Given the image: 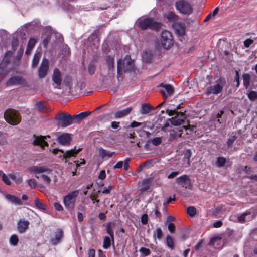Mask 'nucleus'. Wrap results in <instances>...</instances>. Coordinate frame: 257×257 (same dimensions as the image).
I'll return each mask as SVG.
<instances>
[{"mask_svg":"<svg viewBox=\"0 0 257 257\" xmlns=\"http://www.w3.org/2000/svg\"><path fill=\"white\" fill-rule=\"evenodd\" d=\"M52 80L55 88H59L62 83V75L58 68H55L52 76Z\"/></svg>","mask_w":257,"mask_h":257,"instance_id":"nucleus-11","label":"nucleus"},{"mask_svg":"<svg viewBox=\"0 0 257 257\" xmlns=\"http://www.w3.org/2000/svg\"><path fill=\"white\" fill-rule=\"evenodd\" d=\"M224 114V111L221 110L219 113H217L215 118L214 119V121L217 122L218 124L221 123V121L220 118L221 117L222 115Z\"/></svg>","mask_w":257,"mask_h":257,"instance_id":"nucleus-52","label":"nucleus"},{"mask_svg":"<svg viewBox=\"0 0 257 257\" xmlns=\"http://www.w3.org/2000/svg\"><path fill=\"white\" fill-rule=\"evenodd\" d=\"M166 244L171 250L174 249V240L170 235H167L166 237Z\"/></svg>","mask_w":257,"mask_h":257,"instance_id":"nucleus-31","label":"nucleus"},{"mask_svg":"<svg viewBox=\"0 0 257 257\" xmlns=\"http://www.w3.org/2000/svg\"><path fill=\"white\" fill-rule=\"evenodd\" d=\"M70 135L68 133H63L58 138L59 143L64 145H69L70 143Z\"/></svg>","mask_w":257,"mask_h":257,"instance_id":"nucleus-21","label":"nucleus"},{"mask_svg":"<svg viewBox=\"0 0 257 257\" xmlns=\"http://www.w3.org/2000/svg\"><path fill=\"white\" fill-rule=\"evenodd\" d=\"M179 114H180V118H178L179 116L176 115L168 119V121H170L171 124L175 126H178L183 123L184 122V119L185 118V114L181 112H180Z\"/></svg>","mask_w":257,"mask_h":257,"instance_id":"nucleus-17","label":"nucleus"},{"mask_svg":"<svg viewBox=\"0 0 257 257\" xmlns=\"http://www.w3.org/2000/svg\"><path fill=\"white\" fill-rule=\"evenodd\" d=\"M237 136L236 135H233L231 136L227 140V143L228 145V147L229 148L232 145L233 142L237 139Z\"/></svg>","mask_w":257,"mask_h":257,"instance_id":"nucleus-51","label":"nucleus"},{"mask_svg":"<svg viewBox=\"0 0 257 257\" xmlns=\"http://www.w3.org/2000/svg\"><path fill=\"white\" fill-rule=\"evenodd\" d=\"M187 212L189 216H194L196 214V209L194 207L190 206L187 208Z\"/></svg>","mask_w":257,"mask_h":257,"instance_id":"nucleus-45","label":"nucleus"},{"mask_svg":"<svg viewBox=\"0 0 257 257\" xmlns=\"http://www.w3.org/2000/svg\"><path fill=\"white\" fill-rule=\"evenodd\" d=\"M98 153L99 156L102 159H106L107 158H112L117 154V153L116 152H111L108 150H105L102 147H100L98 149Z\"/></svg>","mask_w":257,"mask_h":257,"instance_id":"nucleus-15","label":"nucleus"},{"mask_svg":"<svg viewBox=\"0 0 257 257\" xmlns=\"http://www.w3.org/2000/svg\"><path fill=\"white\" fill-rule=\"evenodd\" d=\"M167 18L169 21H176L178 19V17L174 13L170 12L167 15Z\"/></svg>","mask_w":257,"mask_h":257,"instance_id":"nucleus-36","label":"nucleus"},{"mask_svg":"<svg viewBox=\"0 0 257 257\" xmlns=\"http://www.w3.org/2000/svg\"><path fill=\"white\" fill-rule=\"evenodd\" d=\"M161 42L163 47L165 49H169L172 46L173 44L172 36L169 31L165 30L162 32Z\"/></svg>","mask_w":257,"mask_h":257,"instance_id":"nucleus-8","label":"nucleus"},{"mask_svg":"<svg viewBox=\"0 0 257 257\" xmlns=\"http://www.w3.org/2000/svg\"><path fill=\"white\" fill-rule=\"evenodd\" d=\"M253 42V40L251 39H247L244 41V45L246 48H248Z\"/></svg>","mask_w":257,"mask_h":257,"instance_id":"nucleus-62","label":"nucleus"},{"mask_svg":"<svg viewBox=\"0 0 257 257\" xmlns=\"http://www.w3.org/2000/svg\"><path fill=\"white\" fill-rule=\"evenodd\" d=\"M32 171L36 173L35 177L38 179L41 178L47 184H49L51 181V177L53 176L51 169L44 166H33Z\"/></svg>","mask_w":257,"mask_h":257,"instance_id":"nucleus-2","label":"nucleus"},{"mask_svg":"<svg viewBox=\"0 0 257 257\" xmlns=\"http://www.w3.org/2000/svg\"><path fill=\"white\" fill-rule=\"evenodd\" d=\"M252 218V215L250 212H245L242 214L240 216H238L237 220L238 222L242 223L246 221H248L251 220Z\"/></svg>","mask_w":257,"mask_h":257,"instance_id":"nucleus-22","label":"nucleus"},{"mask_svg":"<svg viewBox=\"0 0 257 257\" xmlns=\"http://www.w3.org/2000/svg\"><path fill=\"white\" fill-rule=\"evenodd\" d=\"M112 188H113V186L112 185H109L108 187H105L103 189L102 192L103 194H108L110 193V191L112 189Z\"/></svg>","mask_w":257,"mask_h":257,"instance_id":"nucleus-59","label":"nucleus"},{"mask_svg":"<svg viewBox=\"0 0 257 257\" xmlns=\"http://www.w3.org/2000/svg\"><path fill=\"white\" fill-rule=\"evenodd\" d=\"M134 67V60L129 55H126L124 59L118 60L117 63V79L119 80L123 72H131Z\"/></svg>","mask_w":257,"mask_h":257,"instance_id":"nucleus-1","label":"nucleus"},{"mask_svg":"<svg viewBox=\"0 0 257 257\" xmlns=\"http://www.w3.org/2000/svg\"><path fill=\"white\" fill-rule=\"evenodd\" d=\"M137 22L142 30L150 29L158 31L161 27L160 24L150 18L139 19Z\"/></svg>","mask_w":257,"mask_h":257,"instance_id":"nucleus-3","label":"nucleus"},{"mask_svg":"<svg viewBox=\"0 0 257 257\" xmlns=\"http://www.w3.org/2000/svg\"><path fill=\"white\" fill-rule=\"evenodd\" d=\"M177 184H181L182 187L187 188L190 184V180L187 175H183L177 178L176 180Z\"/></svg>","mask_w":257,"mask_h":257,"instance_id":"nucleus-19","label":"nucleus"},{"mask_svg":"<svg viewBox=\"0 0 257 257\" xmlns=\"http://www.w3.org/2000/svg\"><path fill=\"white\" fill-rule=\"evenodd\" d=\"M34 204L37 208L40 210H45L46 209V206L42 203L40 202L38 199H35Z\"/></svg>","mask_w":257,"mask_h":257,"instance_id":"nucleus-37","label":"nucleus"},{"mask_svg":"<svg viewBox=\"0 0 257 257\" xmlns=\"http://www.w3.org/2000/svg\"><path fill=\"white\" fill-rule=\"evenodd\" d=\"M154 235L158 239H161L163 237V233L161 229L160 228H157L154 232Z\"/></svg>","mask_w":257,"mask_h":257,"instance_id":"nucleus-49","label":"nucleus"},{"mask_svg":"<svg viewBox=\"0 0 257 257\" xmlns=\"http://www.w3.org/2000/svg\"><path fill=\"white\" fill-rule=\"evenodd\" d=\"M5 197L8 201L15 205H21L23 204V202L20 198L17 197L16 196L11 195L10 194H7L5 196Z\"/></svg>","mask_w":257,"mask_h":257,"instance_id":"nucleus-24","label":"nucleus"},{"mask_svg":"<svg viewBox=\"0 0 257 257\" xmlns=\"http://www.w3.org/2000/svg\"><path fill=\"white\" fill-rule=\"evenodd\" d=\"M166 112L167 113H168V114L169 116H173L174 115H175V116L177 115V116H179V115L180 113V112L176 111L175 109H166Z\"/></svg>","mask_w":257,"mask_h":257,"instance_id":"nucleus-48","label":"nucleus"},{"mask_svg":"<svg viewBox=\"0 0 257 257\" xmlns=\"http://www.w3.org/2000/svg\"><path fill=\"white\" fill-rule=\"evenodd\" d=\"M218 11H219V9L218 8H215L213 10L212 13H210L209 14H208L207 16V17H206V18L204 20V21L207 22V21H209L211 18L212 17L215 16L216 15V14L218 12Z\"/></svg>","mask_w":257,"mask_h":257,"instance_id":"nucleus-46","label":"nucleus"},{"mask_svg":"<svg viewBox=\"0 0 257 257\" xmlns=\"http://www.w3.org/2000/svg\"><path fill=\"white\" fill-rule=\"evenodd\" d=\"M71 119L72 124L73 123H79L83 120L80 113L71 116Z\"/></svg>","mask_w":257,"mask_h":257,"instance_id":"nucleus-39","label":"nucleus"},{"mask_svg":"<svg viewBox=\"0 0 257 257\" xmlns=\"http://www.w3.org/2000/svg\"><path fill=\"white\" fill-rule=\"evenodd\" d=\"M141 222L143 224H145L148 222V215L146 214H144L141 217Z\"/></svg>","mask_w":257,"mask_h":257,"instance_id":"nucleus-64","label":"nucleus"},{"mask_svg":"<svg viewBox=\"0 0 257 257\" xmlns=\"http://www.w3.org/2000/svg\"><path fill=\"white\" fill-rule=\"evenodd\" d=\"M175 218L173 216L170 215L167 216L166 219L165 225H174L171 222L175 221Z\"/></svg>","mask_w":257,"mask_h":257,"instance_id":"nucleus-56","label":"nucleus"},{"mask_svg":"<svg viewBox=\"0 0 257 257\" xmlns=\"http://www.w3.org/2000/svg\"><path fill=\"white\" fill-rule=\"evenodd\" d=\"M112 241L110 237L105 236L104 238L103 247L104 249H108L111 246V242Z\"/></svg>","mask_w":257,"mask_h":257,"instance_id":"nucleus-33","label":"nucleus"},{"mask_svg":"<svg viewBox=\"0 0 257 257\" xmlns=\"http://www.w3.org/2000/svg\"><path fill=\"white\" fill-rule=\"evenodd\" d=\"M106 231L108 234L109 235L112 242L114 241V237L113 234V230L112 228V226H107Z\"/></svg>","mask_w":257,"mask_h":257,"instance_id":"nucleus-43","label":"nucleus"},{"mask_svg":"<svg viewBox=\"0 0 257 257\" xmlns=\"http://www.w3.org/2000/svg\"><path fill=\"white\" fill-rule=\"evenodd\" d=\"M33 143L34 144L36 145H40L43 147L44 146H48V143L45 141V137L43 136H37L36 135H34Z\"/></svg>","mask_w":257,"mask_h":257,"instance_id":"nucleus-18","label":"nucleus"},{"mask_svg":"<svg viewBox=\"0 0 257 257\" xmlns=\"http://www.w3.org/2000/svg\"><path fill=\"white\" fill-rule=\"evenodd\" d=\"M175 6L181 13L189 15L193 11L191 5L185 0H179L176 2Z\"/></svg>","mask_w":257,"mask_h":257,"instance_id":"nucleus-7","label":"nucleus"},{"mask_svg":"<svg viewBox=\"0 0 257 257\" xmlns=\"http://www.w3.org/2000/svg\"><path fill=\"white\" fill-rule=\"evenodd\" d=\"M29 226H18V230L19 233H23L28 229Z\"/></svg>","mask_w":257,"mask_h":257,"instance_id":"nucleus-60","label":"nucleus"},{"mask_svg":"<svg viewBox=\"0 0 257 257\" xmlns=\"http://www.w3.org/2000/svg\"><path fill=\"white\" fill-rule=\"evenodd\" d=\"M63 237V230L61 229H57L54 232L53 236L51 237L50 241L53 245H56L60 242Z\"/></svg>","mask_w":257,"mask_h":257,"instance_id":"nucleus-13","label":"nucleus"},{"mask_svg":"<svg viewBox=\"0 0 257 257\" xmlns=\"http://www.w3.org/2000/svg\"><path fill=\"white\" fill-rule=\"evenodd\" d=\"M18 241V237L17 235L15 234L12 235L10 238V243L13 246H16L17 244Z\"/></svg>","mask_w":257,"mask_h":257,"instance_id":"nucleus-42","label":"nucleus"},{"mask_svg":"<svg viewBox=\"0 0 257 257\" xmlns=\"http://www.w3.org/2000/svg\"><path fill=\"white\" fill-rule=\"evenodd\" d=\"M152 109V107L150 104L147 103L142 104L140 112L142 114H146L149 113Z\"/></svg>","mask_w":257,"mask_h":257,"instance_id":"nucleus-29","label":"nucleus"},{"mask_svg":"<svg viewBox=\"0 0 257 257\" xmlns=\"http://www.w3.org/2000/svg\"><path fill=\"white\" fill-rule=\"evenodd\" d=\"M220 83H217L216 85L210 86L207 88L206 93L207 94H218L220 93L223 89V85L221 83V80L220 79Z\"/></svg>","mask_w":257,"mask_h":257,"instance_id":"nucleus-14","label":"nucleus"},{"mask_svg":"<svg viewBox=\"0 0 257 257\" xmlns=\"http://www.w3.org/2000/svg\"><path fill=\"white\" fill-rule=\"evenodd\" d=\"M55 119L59 127H66L72 124L71 116L68 113L58 114L55 116Z\"/></svg>","mask_w":257,"mask_h":257,"instance_id":"nucleus-6","label":"nucleus"},{"mask_svg":"<svg viewBox=\"0 0 257 257\" xmlns=\"http://www.w3.org/2000/svg\"><path fill=\"white\" fill-rule=\"evenodd\" d=\"M160 86L164 88L168 94L169 95L172 94L173 92V89L171 85L162 83L160 84Z\"/></svg>","mask_w":257,"mask_h":257,"instance_id":"nucleus-35","label":"nucleus"},{"mask_svg":"<svg viewBox=\"0 0 257 257\" xmlns=\"http://www.w3.org/2000/svg\"><path fill=\"white\" fill-rule=\"evenodd\" d=\"M27 83L25 80L21 76H14L9 79L7 82V86L12 85H26Z\"/></svg>","mask_w":257,"mask_h":257,"instance_id":"nucleus-12","label":"nucleus"},{"mask_svg":"<svg viewBox=\"0 0 257 257\" xmlns=\"http://www.w3.org/2000/svg\"><path fill=\"white\" fill-rule=\"evenodd\" d=\"M152 162L151 160H148L145 162H144L143 164H141L138 168L137 171L140 172L143 168H144L146 165H147L148 164H150Z\"/></svg>","mask_w":257,"mask_h":257,"instance_id":"nucleus-57","label":"nucleus"},{"mask_svg":"<svg viewBox=\"0 0 257 257\" xmlns=\"http://www.w3.org/2000/svg\"><path fill=\"white\" fill-rule=\"evenodd\" d=\"M49 69V62L46 58H43L38 70V75L39 78L45 77Z\"/></svg>","mask_w":257,"mask_h":257,"instance_id":"nucleus-9","label":"nucleus"},{"mask_svg":"<svg viewBox=\"0 0 257 257\" xmlns=\"http://www.w3.org/2000/svg\"><path fill=\"white\" fill-rule=\"evenodd\" d=\"M51 35L52 34L51 32H49L48 34H46V37L44 38L43 40V45L44 48L47 47V45L51 39Z\"/></svg>","mask_w":257,"mask_h":257,"instance_id":"nucleus-40","label":"nucleus"},{"mask_svg":"<svg viewBox=\"0 0 257 257\" xmlns=\"http://www.w3.org/2000/svg\"><path fill=\"white\" fill-rule=\"evenodd\" d=\"M36 107L40 112H42L45 110V107L41 101H38L36 103Z\"/></svg>","mask_w":257,"mask_h":257,"instance_id":"nucleus-55","label":"nucleus"},{"mask_svg":"<svg viewBox=\"0 0 257 257\" xmlns=\"http://www.w3.org/2000/svg\"><path fill=\"white\" fill-rule=\"evenodd\" d=\"M220 240L221 238L220 237H214L210 239V240L208 243V245L210 246H213L215 244V242L219 241Z\"/></svg>","mask_w":257,"mask_h":257,"instance_id":"nucleus-54","label":"nucleus"},{"mask_svg":"<svg viewBox=\"0 0 257 257\" xmlns=\"http://www.w3.org/2000/svg\"><path fill=\"white\" fill-rule=\"evenodd\" d=\"M87 70L90 75L92 76L95 74L96 70V62L94 60H93L88 64Z\"/></svg>","mask_w":257,"mask_h":257,"instance_id":"nucleus-26","label":"nucleus"},{"mask_svg":"<svg viewBox=\"0 0 257 257\" xmlns=\"http://www.w3.org/2000/svg\"><path fill=\"white\" fill-rule=\"evenodd\" d=\"M28 183L31 188H35L37 185L36 181L35 179H29L27 180Z\"/></svg>","mask_w":257,"mask_h":257,"instance_id":"nucleus-58","label":"nucleus"},{"mask_svg":"<svg viewBox=\"0 0 257 257\" xmlns=\"http://www.w3.org/2000/svg\"><path fill=\"white\" fill-rule=\"evenodd\" d=\"M226 162V159L223 157H219L217 158L216 164L218 167H222L224 166Z\"/></svg>","mask_w":257,"mask_h":257,"instance_id":"nucleus-32","label":"nucleus"},{"mask_svg":"<svg viewBox=\"0 0 257 257\" xmlns=\"http://www.w3.org/2000/svg\"><path fill=\"white\" fill-rule=\"evenodd\" d=\"M105 64L107 68V77L113 78L114 77V58L111 56L105 58Z\"/></svg>","mask_w":257,"mask_h":257,"instance_id":"nucleus-10","label":"nucleus"},{"mask_svg":"<svg viewBox=\"0 0 257 257\" xmlns=\"http://www.w3.org/2000/svg\"><path fill=\"white\" fill-rule=\"evenodd\" d=\"M4 117L9 124L13 125L18 124L21 120L20 113L14 109H7L4 114Z\"/></svg>","mask_w":257,"mask_h":257,"instance_id":"nucleus-4","label":"nucleus"},{"mask_svg":"<svg viewBox=\"0 0 257 257\" xmlns=\"http://www.w3.org/2000/svg\"><path fill=\"white\" fill-rule=\"evenodd\" d=\"M36 43V39L35 38H31L30 39L29 43L27 45L25 54L27 55H29L31 53V50L34 47Z\"/></svg>","mask_w":257,"mask_h":257,"instance_id":"nucleus-28","label":"nucleus"},{"mask_svg":"<svg viewBox=\"0 0 257 257\" xmlns=\"http://www.w3.org/2000/svg\"><path fill=\"white\" fill-rule=\"evenodd\" d=\"M2 180L6 184H7V185L11 184L10 180L9 179V177L8 176H7L6 174L3 175Z\"/></svg>","mask_w":257,"mask_h":257,"instance_id":"nucleus-63","label":"nucleus"},{"mask_svg":"<svg viewBox=\"0 0 257 257\" xmlns=\"http://www.w3.org/2000/svg\"><path fill=\"white\" fill-rule=\"evenodd\" d=\"M234 81L236 82V87H239L240 85L239 82V72L238 70L235 71V76L234 77Z\"/></svg>","mask_w":257,"mask_h":257,"instance_id":"nucleus-61","label":"nucleus"},{"mask_svg":"<svg viewBox=\"0 0 257 257\" xmlns=\"http://www.w3.org/2000/svg\"><path fill=\"white\" fill-rule=\"evenodd\" d=\"M152 181L151 178H147L142 182V187L140 189L141 193H143L148 190L150 187V184Z\"/></svg>","mask_w":257,"mask_h":257,"instance_id":"nucleus-25","label":"nucleus"},{"mask_svg":"<svg viewBox=\"0 0 257 257\" xmlns=\"http://www.w3.org/2000/svg\"><path fill=\"white\" fill-rule=\"evenodd\" d=\"M243 80V85L246 89H248L250 84V76L248 73H245L242 75Z\"/></svg>","mask_w":257,"mask_h":257,"instance_id":"nucleus-30","label":"nucleus"},{"mask_svg":"<svg viewBox=\"0 0 257 257\" xmlns=\"http://www.w3.org/2000/svg\"><path fill=\"white\" fill-rule=\"evenodd\" d=\"M81 150V148H79L77 150L74 149H71L70 150H68V151H67L66 152H64L63 150L54 149L53 150V153L54 154H56L57 152L59 151L63 154V157L65 159H66L67 158H70L71 156H75V155L77 154V153L79 151H80Z\"/></svg>","mask_w":257,"mask_h":257,"instance_id":"nucleus-16","label":"nucleus"},{"mask_svg":"<svg viewBox=\"0 0 257 257\" xmlns=\"http://www.w3.org/2000/svg\"><path fill=\"white\" fill-rule=\"evenodd\" d=\"M40 57L41 55L39 53H36L35 54L32 63V67H36V65L38 64Z\"/></svg>","mask_w":257,"mask_h":257,"instance_id":"nucleus-38","label":"nucleus"},{"mask_svg":"<svg viewBox=\"0 0 257 257\" xmlns=\"http://www.w3.org/2000/svg\"><path fill=\"white\" fill-rule=\"evenodd\" d=\"M140 252L141 253L143 256H148L151 253L150 250L145 247H141L140 249Z\"/></svg>","mask_w":257,"mask_h":257,"instance_id":"nucleus-47","label":"nucleus"},{"mask_svg":"<svg viewBox=\"0 0 257 257\" xmlns=\"http://www.w3.org/2000/svg\"><path fill=\"white\" fill-rule=\"evenodd\" d=\"M162 138L161 137L154 138L151 140L152 143L155 146H158L161 144Z\"/></svg>","mask_w":257,"mask_h":257,"instance_id":"nucleus-53","label":"nucleus"},{"mask_svg":"<svg viewBox=\"0 0 257 257\" xmlns=\"http://www.w3.org/2000/svg\"><path fill=\"white\" fill-rule=\"evenodd\" d=\"M248 98L252 101L257 100V92L254 91H250L248 94Z\"/></svg>","mask_w":257,"mask_h":257,"instance_id":"nucleus-41","label":"nucleus"},{"mask_svg":"<svg viewBox=\"0 0 257 257\" xmlns=\"http://www.w3.org/2000/svg\"><path fill=\"white\" fill-rule=\"evenodd\" d=\"M173 28L176 34L182 36L185 34V25L182 23H175L173 25Z\"/></svg>","mask_w":257,"mask_h":257,"instance_id":"nucleus-20","label":"nucleus"},{"mask_svg":"<svg viewBox=\"0 0 257 257\" xmlns=\"http://www.w3.org/2000/svg\"><path fill=\"white\" fill-rule=\"evenodd\" d=\"M8 144L7 138L4 135L3 132H0V145L4 146Z\"/></svg>","mask_w":257,"mask_h":257,"instance_id":"nucleus-44","label":"nucleus"},{"mask_svg":"<svg viewBox=\"0 0 257 257\" xmlns=\"http://www.w3.org/2000/svg\"><path fill=\"white\" fill-rule=\"evenodd\" d=\"M13 54V53L12 52H11V51L7 52L6 53L4 58H3V59L2 60V62L1 64V66H2L3 64H4V65L7 64L9 62L10 58L12 56Z\"/></svg>","mask_w":257,"mask_h":257,"instance_id":"nucleus-34","label":"nucleus"},{"mask_svg":"<svg viewBox=\"0 0 257 257\" xmlns=\"http://www.w3.org/2000/svg\"><path fill=\"white\" fill-rule=\"evenodd\" d=\"M132 110L131 107H127L123 110L118 111L114 114V117L116 118L123 117L128 115Z\"/></svg>","mask_w":257,"mask_h":257,"instance_id":"nucleus-23","label":"nucleus"},{"mask_svg":"<svg viewBox=\"0 0 257 257\" xmlns=\"http://www.w3.org/2000/svg\"><path fill=\"white\" fill-rule=\"evenodd\" d=\"M79 194L78 190H74L64 197L63 201L65 207L70 211H73L75 204L76 198Z\"/></svg>","mask_w":257,"mask_h":257,"instance_id":"nucleus-5","label":"nucleus"},{"mask_svg":"<svg viewBox=\"0 0 257 257\" xmlns=\"http://www.w3.org/2000/svg\"><path fill=\"white\" fill-rule=\"evenodd\" d=\"M19 45V40L17 38H14L12 41V47L13 51L15 52L17 49Z\"/></svg>","mask_w":257,"mask_h":257,"instance_id":"nucleus-50","label":"nucleus"},{"mask_svg":"<svg viewBox=\"0 0 257 257\" xmlns=\"http://www.w3.org/2000/svg\"><path fill=\"white\" fill-rule=\"evenodd\" d=\"M182 132L180 130H172L170 132V141H173L176 140L177 138L181 137Z\"/></svg>","mask_w":257,"mask_h":257,"instance_id":"nucleus-27","label":"nucleus"}]
</instances>
